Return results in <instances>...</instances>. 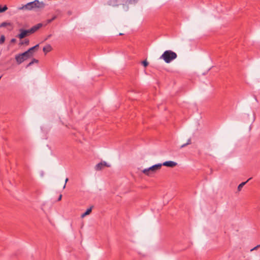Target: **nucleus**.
Segmentation results:
<instances>
[{
    "instance_id": "f257e3e1",
    "label": "nucleus",
    "mask_w": 260,
    "mask_h": 260,
    "mask_svg": "<svg viewBox=\"0 0 260 260\" xmlns=\"http://www.w3.org/2000/svg\"><path fill=\"white\" fill-rule=\"evenodd\" d=\"M43 24L40 23L33 26L32 27L28 29L20 28L19 30L20 33L17 36V37L20 39H22L27 36H28L31 34H34L35 32L37 31L40 28H41Z\"/></svg>"
},
{
    "instance_id": "f03ea898",
    "label": "nucleus",
    "mask_w": 260,
    "mask_h": 260,
    "mask_svg": "<svg viewBox=\"0 0 260 260\" xmlns=\"http://www.w3.org/2000/svg\"><path fill=\"white\" fill-rule=\"evenodd\" d=\"M177 57V54L172 50H166L160 56V58L162 59L165 62L169 63Z\"/></svg>"
},
{
    "instance_id": "7ed1b4c3",
    "label": "nucleus",
    "mask_w": 260,
    "mask_h": 260,
    "mask_svg": "<svg viewBox=\"0 0 260 260\" xmlns=\"http://www.w3.org/2000/svg\"><path fill=\"white\" fill-rule=\"evenodd\" d=\"M45 4L43 2H39L38 0H35L27 3L24 5L22 9L31 10L35 8L43 9L45 7Z\"/></svg>"
},
{
    "instance_id": "20e7f679",
    "label": "nucleus",
    "mask_w": 260,
    "mask_h": 260,
    "mask_svg": "<svg viewBox=\"0 0 260 260\" xmlns=\"http://www.w3.org/2000/svg\"><path fill=\"white\" fill-rule=\"evenodd\" d=\"M161 167V164H157L148 168L143 170L142 172L145 175L148 176H151L153 174L155 173L157 171L159 170Z\"/></svg>"
},
{
    "instance_id": "39448f33",
    "label": "nucleus",
    "mask_w": 260,
    "mask_h": 260,
    "mask_svg": "<svg viewBox=\"0 0 260 260\" xmlns=\"http://www.w3.org/2000/svg\"><path fill=\"white\" fill-rule=\"evenodd\" d=\"M129 0H111L110 5L112 6H117L119 5H128Z\"/></svg>"
},
{
    "instance_id": "423d86ee",
    "label": "nucleus",
    "mask_w": 260,
    "mask_h": 260,
    "mask_svg": "<svg viewBox=\"0 0 260 260\" xmlns=\"http://www.w3.org/2000/svg\"><path fill=\"white\" fill-rule=\"evenodd\" d=\"M110 167L109 165H108L106 162L105 161H102L99 164H98L95 167V169L96 170V171H100V170H101L102 169H103L104 167Z\"/></svg>"
},
{
    "instance_id": "0eeeda50",
    "label": "nucleus",
    "mask_w": 260,
    "mask_h": 260,
    "mask_svg": "<svg viewBox=\"0 0 260 260\" xmlns=\"http://www.w3.org/2000/svg\"><path fill=\"white\" fill-rule=\"evenodd\" d=\"M162 166H164L168 167L173 168L177 165L176 162L173 161H167L161 164Z\"/></svg>"
},
{
    "instance_id": "6e6552de",
    "label": "nucleus",
    "mask_w": 260,
    "mask_h": 260,
    "mask_svg": "<svg viewBox=\"0 0 260 260\" xmlns=\"http://www.w3.org/2000/svg\"><path fill=\"white\" fill-rule=\"evenodd\" d=\"M15 59H16V61L17 64H21L24 60H25V58H24L23 56L22 55L21 53L16 55L15 56Z\"/></svg>"
},
{
    "instance_id": "1a4fd4ad",
    "label": "nucleus",
    "mask_w": 260,
    "mask_h": 260,
    "mask_svg": "<svg viewBox=\"0 0 260 260\" xmlns=\"http://www.w3.org/2000/svg\"><path fill=\"white\" fill-rule=\"evenodd\" d=\"M21 54H22V55L23 56V57L25 60H26L27 58H30L31 57H32L33 56V55L32 54H31L30 53H29L28 52V51H26Z\"/></svg>"
},
{
    "instance_id": "9d476101",
    "label": "nucleus",
    "mask_w": 260,
    "mask_h": 260,
    "mask_svg": "<svg viewBox=\"0 0 260 260\" xmlns=\"http://www.w3.org/2000/svg\"><path fill=\"white\" fill-rule=\"evenodd\" d=\"M52 50V47L50 45H46V46H45L43 49V50L44 51V52L46 54L48 52L51 51Z\"/></svg>"
},
{
    "instance_id": "9b49d317",
    "label": "nucleus",
    "mask_w": 260,
    "mask_h": 260,
    "mask_svg": "<svg viewBox=\"0 0 260 260\" xmlns=\"http://www.w3.org/2000/svg\"><path fill=\"white\" fill-rule=\"evenodd\" d=\"M251 178H249L246 181L242 182L240 183L238 186V190L239 191L241 190L242 188L243 187V186Z\"/></svg>"
},
{
    "instance_id": "f8f14e48",
    "label": "nucleus",
    "mask_w": 260,
    "mask_h": 260,
    "mask_svg": "<svg viewBox=\"0 0 260 260\" xmlns=\"http://www.w3.org/2000/svg\"><path fill=\"white\" fill-rule=\"evenodd\" d=\"M91 210H92V207H90V208L87 209V210L86 211V212L81 215V217L83 218V217H85V216L91 213Z\"/></svg>"
},
{
    "instance_id": "ddd939ff",
    "label": "nucleus",
    "mask_w": 260,
    "mask_h": 260,
    "mask_svg": "<svg viewBox=\"0 0 260 260\" xmlns=\"http://www.w3.org/2000/svg\"><path fill=\"white\" fill-rule=\"evenodd\" d=\"M29 43V40L28 39H25L23 41L20 42V45H28Z\"/></svg>"
},
{
    "instance_id": "4468645a",
    "label": "nucleus",
    "mask_w": 260,
    "mask_h": 260,
    "mask_svg": "<svg viewBox=\"0 0 260 260\" xmlns=\"http://www.w3.org/2000/svg\"><path fill=\"white\" fill-rule=\"evenodd\" d=\"M7 25H11V24L10 23L4 22L0 24V27H4L7 26Z\"/></svg>"
},
{
    "instance_id": "2eb2a0df",
    "label": "nucleus",
    "mask_w": 260,
    "mask_h": 260,
    "mask_svg": "<svg viewBox=\"0 0 260 260\" xmlns=\"http://www.w3.org/2000/svg\"><path fill=\"white\" fill-rule=\"evenodd\" d=\"M8 9V8L6 5L4 6L3 7H2L0 6V13H2L5 12Z\"/></svg>"
},
{
    "instance_id": "dca6fc26",
    "label": "nucleus",
    "mask_w": 260,
    "mask_h": 260,
    "mask_svg": "<svg viewBox=\"0 0 260 260\" xmlns=\"http://www.w3.org/2000/svg\"><path fill=\"white\" fill-rule=\"evenodd\" d=\"M5 37L4 35H2L0 38V44H3L5 42Z\"/></svg>"
},
{
    "instance_id": "f3484780",
    "label": "nucleus",
    "mask_w": 260,
    "mask_h": 260,
    "mask_svg": "<svg viewBox=\"0 0 260 260\" xmlns=\"http://www.w3.org/2000/svg\"><path fill=\"white\" fill-rule=\"evenodd\" d=\"M142 63L145 67H146L148 65V62L147 61V60L143 61Z\"/></svg>"
},
{
    "instance_id": "a211bd4d",
    "label": "nucleus",
    "mask_w": 260,
    "mask_h": 260,
    "mask_svg": "<svg viewBox=\"0 0 260 260\" xmlns=\"http://www.w3.org/2000/svg\"><path fill=\"white\" fill-rule=\"evenodd\" d=\"M34 50H35V49H34L33 48L31 47V48H29L27 51L29 53H30L31 54H32L33 55Z\"/></svg>"
},
{
    "instance_id": "6ab92c4d",
    "label": "nucleus",
    "mask_w": 260,
    "mask_h": 260,
    "mask_svg": "<svg viewBox=\"0 0 260 260\" xmlns=\"http://www.w3.org/2000/svg\"><path fill=\"white\" fill-rule=\"evenodd\" d=\"M139 0H131V4H136L139 2Z\"/></svg>"
},
{
    "instance_id": "aec40b11",
    "label": "nucleus",
    "mask_w": 260,
    "mask_h": 260,
    "mask_svg": "<svg viewBox=\"0 0 260 260\" xmlns=\"http://www.w3.org/2000/svg\"><path fill=\"white\" fill-rule=\"evenodd\" d=\"M33 63H34V62L33 61H32V60H31V62H29V63L27 65L26 67L27 68V67H29V66H31Z\"/></svg>"
},
{
    "instance_id": "412c9836",
    "label": "nucleus",
    "mask_w": 260,
    "mask_h": 260,
    "mask_svg": "<svg viewBox=\"0 0 260 260\" xmlns=\"http://www.w3.org/2000/svg\"><path fill=\"white\" fill-rule=\"evenodd\" d=\"M33 63H34V62L33 61H32V60H31V62H29V63L27 65L26 67L27 68V67H29V66H31Z\"/></svg>"
},
{
    "instance_id": "4be33fe9",
    "label": "nucleus",
    "mask_w": 260,
    "mask_h": 260,
    "mask_svg": "<svg viewBox=\"0 0 260 260\" xmlns=\"http://www.w3.org/2000/svg\"><path fill=\"white\" fill-rule=\"evenodd\" d=\"M191 143V139L189 138L188 140H187V145H189Z\"/></svg>"
},
{
    "instance_id": "5701e85b",
    "label": "nucleus",
    "mask_w": 260,
    "mask_h": 260,
    "mask_svg": "<svg viewBox=\"0 0 260 260\" xmlns=\"http://www.w3.org/2000/svg\"><path fill=\"white\" fill-rule=\"evenodd\" d=\"M39 46V44H37L36 45H35V46L32 47L33 49H36L37 48H38Z\"/></svg>"
},
{
    "instance_id": "b1692460",
    "label": "nucleus",
    "mask_w": 260,
    "mask_h": 260,
    "mask_svg": "<svg viewBox=\"0 0 260 260\" xmlns=\"http://www.w3.org/2000/svg\"><path fill=\"white\" fill-rule=\"evenodd\" d=\"M68 180H69L68 178H67L66 179V180H65V184H64V186H63V188H64L66 187V183H67V181H68Z\"/></svg>"
},
{
    "instance_id": "393cba45",
    "label": "nucleus",
    "mask_w": 260,
    "mask_h": 260,
    "mask_svg": "<svg viewBox=\"0 0 260 260\" xmlns=\"http://www.w3.org/2000/svg\"><path fill=\"white\" fill-rule=\"evenodd\" d=\"M32 61H33L34 62V63H35H35H38V61H38V60H37V59H35V58H33V59H32Z\"/></svg>"
},
{
    "instance_id": "a878e982",
    "label": "nucleus",
    "mask_w": 260,
    "mask_h": 260,
    "mask_svg": "<svg viewBox=\"0 0 260 260\" xmlns=\"http://www.w3.org/2000/svg\"><path fill=\"white\" fill-rule=\"evenodd\" d=\"M16 40L15 39H12L11 40V43H15V42H16Z\"/></svg>"
},
{
    "instance_id": "bb28decb",
    "label": "nucleus",
    "mask_w": 260,
    "mask_h": 260,
    "mask_svg": "<svg viewBox=\"0 0 260 260\" xmlns=\"http://www.w3.org/2000/svg\"><path fill=\"white\" fill-rule=\"evenodd\" d=\"M187 145H188L187 144V143H186L182 145H181V148L184 147L186 146Z\"/></svg>"
},
{
    "instance_id": "cd10ccee",
    "label": "nucleus",
    "mask_w": 260,
    "mask_h": 260,
    "mask_svg": "<svg viewBox=\"0 0 260 260\" xmlns=\"http://www.w3.org/2000/svg\"><path fill=\"white\" fill-rule=\"evenodd\" d=\"M62 195L60 194L58 199V201H60L61 200Z\"/></svg>"
},
{
    "instance_id": "c85d7f7f",
    "label": "nucleus",
    "mask_w": 260,
    "mask_h": 260,
    "mask_svg": "<svg viewBox=\"0 0 260 260\" xmlns=\"http://www.w3.org/2000/svg\"><path fill=\"white\" fill-rule=\"evenodd\" d=\"M256 250V247H254V248H252L250 251H253V250Z\"/></svg>"
},
{
    "instance_id": "c756f323",
    "label": "nucleus",
    "mask_w": 260,
    "mask_h": 260,
    "mask_svg": "<svg viewBox=\"0 0 260 260\" xmlns=\"http://www.w3.org/2000/svg\"><path fill=\"white\" fill-rule=\"evenodd\" d=\"M55 19V17L53 18L51 20H49L48 21L49 22H51L52 21V20H54Z\"/></svg>"
},
{
    "instance_id": "7c9ffc66",
    "label": "nucleus",
    "mask_w": 260,
    "mask_h": 260,
    "mask_svg": "<svg viewBox=\"0 0 260 260\" xmlns=\"http://www.w3.org/2000/svg\"><path fill=\"white\" fill-rule=\"evenodd\" d=\"M256 248V249H257L258 248H259L260 247V244L259 245H257L256 246H255Z\"/></svg>"
},
{
    "instance_id": "2f4dec72",
    "label": "nucleus",
    "mask_w": 260,
    "mask_h": 260,
    "mask_svg": "<svg viewBox=\"0 0 260 260\" xmlns=\"http://www.w3.org/2000/svg\"><path fill=\"white\" fill-rule=\"evenodd\" d=\"M119 35V36L123 35V34H122V33H120Z\"/></svg>"
}]
</instances>
